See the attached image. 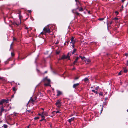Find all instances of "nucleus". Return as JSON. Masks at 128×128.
I'll use <instances>...</instances> for the list:
<instances>
[{
	"label": "nucleus",
	"mask_w": 128,
	"mask_h": 128,
	"mask_svg": "<svg viewBox=\"0 0 128 128\" xmlns=\"http://www.w3.org/2000/svg\"><path fill=\"white\" fill-rule=\"evenodd\" d=\"M42 81L45 82H47L48 83L45 84L44 85L46 86H50V79L48 78L47 77H46Z\"/></svg>",
	"instance_id": "obj_1"
},
{
	"label": "nucleus",
	"mask_w": 128,
	"mask_h": 128,
	"mask_svg": "<svg viewBox=\"0 0 128 128\" xmlns=\"http://www.w3.org/2000/svg\"><path fill=\"white\" fill-rule=\"evenodd\" d=\"M49 25H48L45 27L43 29L44 33L46 34V33L50 34L51 32L50 28H49Z\"/></svg>",
	"instance_id": "obj_2"
},
{
	"label": "nucleus",
	"mask_w": 128,
	"mask_h": 128,
	"mask_svg": "<svg viewBox=\"0 0 128 128\" xmlns=\"http://www.w3.org/2000/svg\"><path fill=\"white\" fill-rule=\"evenodd\" d=\"M56 105L58 108H60L61 106L60 101L59 100H58L56 104Z\"/></svg>",
	"instance_id": "obj_3"
},
{
	"label": "nucleus",
	"mask_w": 128,
	"mask_h": 128,
	"mask_svg": "<svg viewBox=\"0 0 128 128\" xmlns=\"http://www.w3.org/2000/svg\"><path fill=\"white\" fill-rule=\"evenodd\" d=\"M21 16H20V15L19 16V20L18 22L17 23H14L13 24L14 25H15V24L17 26H18L20 24H21Z\"/></svg>",
	"instance_id": "obj_4"
},
{
	"label": "nucleus",
	"mask_w": 128,
	"mask_h": 128,
	"mask_svg": "<svg viewBox=\"0 0 128 128\" xmlns=\"http://www.w3.org/2000/svg\"><path fill=\"white\" fill-rule=\"evenodd\" d=\"M8 100H2L0 101V104H2L5 102H6V103L8 102Z\"/></svg>",
	"instance_id": "obj_5"
},
{
	"label": "nucleus",
	"mask_w": 128,
	"mask_h": 128,
	"mask_svg": "<svg viewBox=\"0 0 128 128\" xmlns=\"http://www.w3.org/2000/svg\"><path fill=\"white\" fill-rule=\"evenodd\" d=\"M76 42V40H74V37H72L71 39L70 43L72 44H74Z\"/></svg>",
	"instance_id": "obj_6"
},
{
	"label": "nucleus",
	"mask_w": 128,
	"mask_h": 128,
	"mask_svg": "<svg viewBox=\"0 0 128 128\" xmlns=\"http://www.w3.org/2000/svg\"><path fill=\"white\" fill-rule=\"evenodd\" d=\"M57 96H59L62 94V92L60 91L57 90Z\"/></svg>",
	"instance_id": "obj_7"
},
{
	"label": "nucleus",
	"mask_w": 128,
	"mask_h": 128,
	"mask_svg": "<svg viewBox=\"0 0 128 128\" xmlns=\"http://www.w3.org/2000/svg\"><path fill=\"white\" fill-rule=\"evenodd\" d=\"M34 100H33L31 98L28 102V104L30 103H31L32 104H34Z\"/></svg>",
	"instance_id": "obj_8"
},
{
	"label": "nucleus",
	"mask_w": 128,
	"mask_h": 128,
	"mask_svg": "<svg viewBox=\"0 0 128 128\" xmlns=\"http://www.w3.org/2000/svg\"><path fill=\"white\" fill-rule=\"evenodd\" d=\"M79 58V57H77L75 60L74 62V64H75L78 61Z\"/></svg>",
	"instance_id": "obj_9"
},
{
	"label": "nucleus",
	"mask_w": 128,
	"mask_h": 128,
	"mask_svg": "<svg viewBox=\"0 0 128 128\" xmlns=\"http://www.w3.org/2000/svg\"><path fill=\"white\" fill-rule=\"evenodd\" d=\"M72 12L74 14H76L77 15L79 16L80 15V14L78 13V12H76V10H72Z\"/></svg>",
	"instance_id": "obj_10"
},
{
	"label": "nucleus",
	"mask_w": 128,
	"mask_h": 128,
	"mask_svg": "<svg viewBox=\"0 0 128 128\" xmlns=\"http://www.w3.org/2000/svg\"><path fill=\"white\" fill-rule=\"evenodd\" d=\"M80 84V83H77L76 84H74L73 86V87L74 88H76Z\"/></svg>",
	"instance_id": "obj_11"
},
{
	"label": "nucleus",
	"mask_w": 128,
	"mask_h": 128,
	"mask_svg": "<svg viewBox=\"0 0 128 128\" xmlns=\"http://www.w3.org/2000/svg\"><path fill=\"white\" fill-rule=\"evenodd\" d=\"M72 54L71 52H69L68 53V55L66 56V59H68V60L70 59V55Z\"/></svg>",
	"instance_id": "obj_12"
},
{
	"label": "nucleus",
	"mask_w": 128,
	"mask_h": 128,
	"mask_svg": "<svg viewBox=\"0 0 128 128\" xmlns=\"http://www.w3.org/2000/svg\"><path fill=\"white\" fill-rule=\"evenodd\" d=\"M74 119H75L74 118H72L68 120V122L70 123H71L72 122V121H73L74 120Z\"/></svg>",
	"instance_id": "obj_13"
},
{
	"label": "nucleus",
	"mask_w": 128,
	"mask_h": 128,
	"mask_svg": "<svg viewBox=\"0 0 128 128\" xmlns=\"http://www.w3.org/2000/svg\"><path fill=\"white\" fill-rule=\"evenodd\" d=\"M86 59L84 60L86 62H91L90 60L88 59Z\"/></svg>",
	"instance_id": "obj_14"
},
{
	"label": "nucleus",
	"mask_w": 128,
	"mask_h": 128,
	"mask_svg": "<svg viewBox=\"0 0 128 128\" xmlns=\"http://www.w3.org/2000/svg\"><path fill=\"white\" fill-rule=\"evenodd\" d=\"M65 59H66V56L65 55H64L60 59V60H63Z\"/></svg>",
	"instance_id": "obj_15"
},
{
	"label": "nucleus",
	"mask_w": 128,
	"mask_h": 128,
	"mask_svg": "<svg viewBox=\"0 0 128 128\" xmlns=\"http://www.w3.org/2000/svg\"><path fill=\"white\" fill-rule=\"evenodd\" d=\"M84 80L85 82H88V78H85L84 79Z\"/></svg>",
	"instance_id": "obj_16"
},
{
	"label": "nucleus",
	"mask_w": 128,
	"mask_h": 128,
	"mask_svg": "<svg viewBox=\"0 0 128 128\" xmlns=\"http://www.w3.org/2000/svg\"><path fill=\"white\" fill-rule=\"evenodd\" d=\"M92 91L94 93H95L96 94H98V92L97 91H96L95 90H92Z\"/></svg>",
	"instance_id": "obj_17"
},
{
	"label": "nucleus",
	"mask_w": 128,
	"mask_h": 128,
	"mask_svg": "<svg viewBox=\"0 0 128 128\" xmlns=\"http://www.w3.org/2000/svg\"><path fill=\"white\" fill-rule=\"evenodd\" d=\"M44 115L48 116V113L47 112H45Z\"/></svg>",
	"instance_id": "obj_18"
},
{
	"label": "nucleus",
	"mask_w": 128,
	"mask_h": 128,
	"mask_svg": "<svg viewBox=\"0 0 128 128\" xmlns=\"http://www.w3.org/2000/svg\"><path fill=\"white\" fill-rule=\"evenodd\" d=\"M79 58H81L82 60H83L84 58L86 59L85 57H83L81 56H79Z\"/></svg>",
	"instance_id": "obj_19"
},
{
	"label": "nucleus",
	"mask_w": 128,
	"mask_h": 128,
	"mask_svg": "<svg viewBox=\"0 0 128 128\" xmlns=\"http://www.w3.org/2000/svg\"><path fill=\"white\" fill-rule=\"evenodd\" d=\"M14 45V42H13L10 45V50L11 49H12V46H13Z\"/></svg>",
	"instance_id": "obj_20"
},
{
	"label": "nucleus",
	"mask_w": 128,
	"mask_h": 128,
	"mask_svg": "<svg viewBox=\"0 0 128 128\" xmlns=\"http://www.w3.org/2000/svg\"><path fill=\"white\" fill-rule=\"evenodd\" d=\"M76 51V49H74L73 51V52H72V54H74V53Z\"/></svg>",
	"instance_id": "obj_21"
},
{
	"label": "nucleus",
	"mask_w": 128,
	"mask_h": 128,
	"mask_svg": "<svg viewBox=\"0 0 128 128\" xmlns=\"http://www.w3.org/2000/svg\"><path fill=\"white\" fill-rule=\"evenodd\" d=\"M103 93L102 92H100L99 94L100 96H102L103 95Z\"/></svg>",
	"instance_id": "obj_22"
},
{
	"label": "nucleus",
	"mask_w": 128,
	"mask_h": 128,
	"mask_svg": "<svg viewBox=\"0 0 128 128\" xmlns=\"http://www.w3.org/2000/svg\"><path fill=\"white\" fill-rule=\"evenodd\" d=\"M1 112H4V110L3 107L1 108Z\"/></svg>",
	"instance_id": "obj_23"
},
{
	"label": "nucleus",
	"mask_w": 128,
	"mask_h": 128,
	"mask_svg": "<svg viewBox=\"0 0 128 128\" xmlns=\"http://www.w3.org/2000/svg\"><path fill=\"white\" fill-rule=\"evenodd\" d=\"M100 106L101 107V108H102V110L101 111V113H100L101 114L102 113V111L103 110V107L102 106V107L101 106Z\"/></svg>",
	"instance_id": "obj_24"
},
{
	"label": "nucleus",
	"mask_w": 128,
	"mask_h": 128,
	"mask_svg": "<svg viewBox=\"0 0 128 128\" xmlns=\"http://www.w3.org/2000/svg\"><path fill=\"white\" fill-rule=\"evenodd\" d=\"M104 19V18H100L98 19V20L100 21H102Z\"/></svg>",
	"instance_id": "obj_25"
},
{
	"label": "nucleus",
	"mask_w": 128,
	"mask_h": 128,
	"mask_svg": "<svg viewBox=\"0 0 128 128\" xmlns=\"http://www.w3.org/2000/svg\"><path fill=\"white\" fill-rule=\"evenodd\" d=\"M99 87L97 86L95 90L96 91V90H98V89H99Z\"/></svg>",
	"instance_id": "obj_26"
},
{
	"label": "nucleus",
	"mask_w": 128,
	"mask_h": 128,
	"mask_svg": "<svg viewBox=\"0 0 128 128\" xmlns=\"http://www.w3.org/2000/svg\"><path fill=\"white\" fill-rule=\"evenodd\" d=\"M79 11L80 12H82L83 11V9L82 8H80L79 10Z\"/></svg>",
	"instance_id": "obj_27"
},
{
	"label": "nucleus",
	"mask_w": 128,
	"mask_h": 128,
	"mask_svg": "<svg viewBox=\"0 0 128 128\" xmlns=\"http://www.w3.org/2000/svg\"><path fill=\"white\" fill-rule=\"evenodd\" d=\"M54 112H56V114L59 113H60V112L59 111H56V112L54 111L52 112V113H53Z\"/></svg>",
	"instance_id": "obj_28"
},
{
	"label": "nucleus",
	"mask_w": 128,
	"mask_h": 128,
	"mask_svg": "<svg viewBox=\"0 0 128 128\" xmlns=\"http://www.w3.org/2000/svg\"><path fill=\"white\" fill-rule=\"evenodd\" d=\"M4 128H7V127H8L7 125H6V124H4Z\"/></svg>",
	"instance_id": "obj_29"
},
{
	"label": "nucleus",
	"mask_w": 128,
	"mask_h": 128,
	"mask_svg": "<svg viewBox=\"0 0 128 128\" xmlns=\"http://www.w3.org/2000/svg\"><path fill=\"white\" fill-rule=\"evenodd\" d=\"M11 55L12 56H14V54L13 52L11 53Z\"/></svg>",
	"instance_id": "obj_30"
},
{
	"label": "nucleus",
	"mask_w": 128,
	"mask_h": 128,
	"mask_svg": "<svg viewBox=\"0 0 128 128\" xmlns=\"http://www.w3.org/2000/svg\"><path fill=\"white\" fill-rule=\"evenodd\" d=\"M39 118L38 117H35L34 118V119L35 120H36L39 119Z\"/></svg>",
	"instance_id": "obj_31"
},
{
	"label": "nucleus",
	"mask_w": 128,
	"mask_h": 128,
	"mask_svg": "<svg viewBox=\"0 0 128 128\" xmlns=\"http://www.w3.org/2000/svg\"><path fill=\"white\" fill-rule=\"evenodd\" d=\"M13 90L14 91H15L16 90V88L15 87H14L13 88Z\"/></svg>",
	"instance_id": "obj_32"
},
{
	"label": "nucleus",
	"mask_w": 128,
	"mask_h": 128,
	"mask_svg": "<svg viewBox=\"0 0 128 128\" xmlns=\"http://www.w3.org/2000/svg\"><path fill=\"white\" fill-rule=\"evenodd\" d=\"M60 51L57 52H56V54H60Z\"/></svg>",
	"instance_id": "obj_33"
},
{
	"label": "nucleus",
	"mask_w": 128,
	"mask_h": 128,
	"mask_svg": "<svg viewBox=\"0 0 128 128\" xmlns=\"http://www.w3.org/2000/svg\"><path fill=\"white\" fill-rule=\"evenodd\" d=\"M41 116L42 117V118H45V117L44 116V115H41Z\"/></svg>",
	"instance_id": "obj_34"
},
{
	"label": "nucleus",
	"mask_w": 128,
	"mask_h": 128,
	"mask_svg": "<svg viewBox=\"0 0 128 128\" xmlns=\"http://www.w3.org/2000/svg\"><path fill=\"white\" fill-rule=\"evenodd\" d=\"M79 77H76L75 78V80H77L78 79V78H79Z\"/></svg>",
	"instance_id": "obj_35"
},
{
	"label": "nucleus",
	"mask_w": 128,
	"mask_h": 128,
	"mask_svg": "<svg viewBox=\"0 0 128 128\" xmlns=\"http://www.w3.org/2000/svg\"><path fill=\"white\" fill-rule=\"evenodd\" d=\"M44 120H45L44 118H42V119L41 120H40V121L42 122Z\"/></svg>",
	"instance_id": "obj_36"
},
{
	"label": "nucleus",
	"mask_w": 128,
	"mask_h": 128,
	"mask_svg": "<svg viewBox=\"0 0 128 128\" xmlns=\"http://www.w3.org/2000/svg\"><path fill=\"white\" fill-rule=\"evenodd\" d=\"M128 72V70H125L124 71V72L125 73H126Z\"/></svg>",
	"instance_id": "obj_37"
},
{
	"label": "nucleus",
	"mask_w": 128,
	"mask_h": 128,
	"mask_svg": "<svg viewBox=\"0 0 128 128\" xmlns=\"http://www.w3.org/2000/svg\"><path fill=\"white\" fill-rule=\"evenodd\" d=\"M31 111L30 110H27L26 112H31Z\"/></svg>",
	"instance_id": "obj_38"
},
{
	"label": "nucleus",
	"mask_w": 128,
	"mask_h": 128,
	"mask_svg": "<svg viewBox=\"0 0 128 128\" xmlns=\"http://www.w3.org/2000/svg\"><path fill=\"white\" fill-rule=\"evenodd\" d=\"M13 40H14V41H16V38H13Z\"/></svg>",
	"instance_id": "obj_39"
},
{
	"label": "nucleus",
	"mask_w": 128,
	"mask_h": 128,
	"mask_svg": "<svg viewBox=\"0 0 128 128\" xmlns=\"http://www.w3.org/2000/svg\"><path fill=\"white\" fill-rule=\"evenodd\" d=\"M112 23H113L112 21L110 22V25L111 24H112Z\"/></svg>",
	"instance_id": "obj_40"
},
{
	"label": "nucleus",
	"mask_w": 128,
	"mask_h": 128,
	"mask_svg": "<svg viewBox=\"0 0 128 128\" xmlns=\"http://www.w3.org/2000/svg\"><path fill=\"white\" fill-rule=\"evenodd\" d=\"M118 18H115L114 19V20H118Z\"/></svg>",
	"instance_id": "obj_41"
},
{
	"label": "nucleus",
	"mask_w": 128,
	"mask_h": 128,
	"mask_svg": "<svg viewBox=\"0 0 128 128\" xmlns=\"http://www.w3.org/2000/svg\"><path fill=\"white\" fill-rule=\"evenodd\" d=\"M40 34H45V33H44V32H41V33Z\"/></svg>",
	"instance_id": "obj_42"
},
{
	"label": "nucleus",
	"mask_w": 128,
	"mask_h": 128,
	"mask_svg": "<svg viewBox=\"0 0 128 128\" xmlns=\"http://www.w3.org/2000/svg\"><path fill=\"white\" fill-rule=\"evenodd\" d=\"M45 112H42V115H44V113H45Z\"/></svg>",
	"instance_id": "obj_43"
},
{
	"label": "nucleus",
	"mask_w": 128,
	"mask_h": 128,
	"mask_svg": "<svg viewBox=\"0 0 128 128\" xmlns=\"http://www.w3.org/2000/svg\"><path fill=\"white\" fill-rule=\"evenodd\" d=\"M115 13L118 14V12H115Z\"/></svg>",
	"instance_id": "obj_44"
},
{
	"label": "nucleus",
	"mask_w": 128,
	"mask_h": 128,
	"mask_svg": "<svg viewBox=\"0 0 128 128\" xmlns=\"http://www.w3.org/2000/svg\"><path fill=\"white\" fill-rule=\"evenodd\" d=\"M72 44V47H73V48H74V44Z\"/></svg>",
	"instance_id": "obj_45"
},
{
	"label": "nucleus",
	"mask_w": 128,
	"mask_h": 128,
	"mask_svg": "<svg viewBox=\"0 0 128 128\" xmlns=\"http://www.w3.org/2000/svg\"><path fill=\"white\" fill-rule=\"evenodd\" d=\"M125 55L126 56H128V54H125Z\"/></svg>",
	"instance_id": "obj_46"
},
{
	"label": "nucleus",
	"mask_w": 128,
	"mask_h": 128,
	"mask_svg": "<svg viewBox=\"0 0 128 128\" xmlns=\"http://www.w3.org/2000/svg\"><path fill=\"white\" fill-rule=\"evenodd\" d=\"M48 71H46L44 72V74H46L47 73Z\"/></svg>",
	"instance_id": "obj_47"
},
{
	"label": "nucleus",
	"mask_w": 128,
	"mask_h": 128,
	"mask_svg": "<svg viewBox=\"0 0 128 128\" xmlns=\"http://www.w3.org/2000/svg\"><path fill=\"white\" fill-rule=\"evenodd\" d=\"M125 0H122V2H124V1Z\"/></svg>",
	"instance_id": "obj_48"
},
{
	"label": "nucleus",
	"mask_w": 128,
	"mask_h": 128,
	"mask_svg": "<svg viewBox=\"0 0 128 128\" xmlns=\"http://www.w3.org/2000/svg\"><path fill=\"white\" fill-rule=\"evenodd\" d=\"M58 43H59V42H56V43H55V44H58Z\"/></svg>",
	"instance_id": "obj_49"
},
{
	"label": "nucleus",
	"mask_w": 128,
	"mask_h": 128,
	"mask_svg": "<svg viewBox=\"0 0 128 128\" xmlns=\"http://www.w3.org/2000/svg\"><path fill=\"white\" fill-rule=\"evenodd\" d=\"M41 109L43 110H44V108H41Z\"/></svg>",
	"instance_id": "obj_50"
},
{
	"label": "nucleus",
	"mask_w": 128,
	"mask_h": 128,
	"mask_svg": "<svg viewBox=\"0 0 128 128\" xmlns=\"http://www.w3.org/2000/svg\"><path fill=\"white\" fill-rule=\"evenodd\" d=\"M88 13L89 14H90V11H88Z\"/></svg>",
	"instance_id": "obj_51"
},
{
	"label": "nucleus",
	"mask_w": 128,
	"mask_h": 128,
	"mask_svg": "<svg viewBox=\"0 0 128 128\" xmlns=\"http://www.w3.org/2000/svg\"><path fill=\"white\" fill-rule=\"evenodd\" d=\"M75 1L76 2H78V0H75Z\"/></svg>",
	"instance_id": "obj_52"
},
{
	"label": "nucleus",
	"mask_w": 128,
	"mask_h": 128,
	"mask_svg": "<svg viewBox=\"0 0 128 128\" xmlns=\"http://www.w3.org/2000/svg\"><path fill=\"white\" fill-rule=\"evenodd\" d=\"M127 66H128V60L127 61Z\"/></svg>",
	"instance_id": "obj_53"
},
{
	"label": "nucleus",
	"mask_w": 128,
	"mask_h": 128,
	"mask_svg": "<svg viewBox=\"0 0 128 128\" xmlns=\"http://www.w3.org/2000/svg\"><path fill=\"white\" fill-rule=\"evenodd\" d=\"M118 75H121V73H120H120H119V74H118Z\"/></svg>",
	"instance_id": "obj_54"
},
{
	"label": "nucleus",
	"mask_w": 128,
	"mask_h": 128,
	"mask_svg": "<svg viewBox=\"0 0 128 128\" xmlns=\"http://www.w3.org/2000/svg\"><path fill=\"white\" fill-rule=\"evenodd\" d=\"M69 41H68V42H67V43L68 44H69Z\"/></svg>",
	"instance_id": "obj_55"
},
{
	"label": "nucleus",
	"mask_w": 128,
	"mask_h": 128,
	"mask_svg": "<svg viewBox=\"0 0 128 128\" xmlns=\"http://www.w3.org/2000/svg\"><path fill=\"white\" fill-rule=\"evenodd\" d=\"M38 114L40 116H41L42 115L40 114Z\"/></svg>",
	"instance_id": "obj_56"
},
{
	"label": "nucleus",
	"mask_w": 128,
	"mask_h": 128,
	"mask_svg": "<svg viewBox=\"0 0 128 128\" xmlns=\"http://www.w3.org/2000/svg\"><path fill=\"white\" fill-rule=\"evenodd\" d=\"M29 12H31V11L30 10V11H29Z\"/></svg>",
	"instance_id": "obj_57"
},
{
	"label": "nucleus",
	"mask_w": 128,
	"mask_h": 128,
	"mask_svg": "<svg viewBox=\"0 0 128 128\" xmlns=\"http://www.w3.org/2000/svg\"><path fill=\"white\" fill-rule=\"evenodd\" d=\"M26 28V29H28V28Z\"/></svg>",
	"instance_id": "obj_58"
},
{
	"label": "nucleus",
	"mask_w": 128,
	"mask_h": 128,
	"mask_svg": "<svg viewBox=\"0 0 128 128\" xmlns=\"http://www.w3.org/2000/svg\"><path fill=\"white\" fill-rule=\"evenodd\" d=\"M127 112H128V109L127 110Z\"/></svg>",
	"instance_id": "obj_59"
},
{
	"label": "nucleus",
	"mask_w": 128,
	"mask_h": 128,
	"mask_svg": "<svg viewBox=\"0 0 128 128\" xmlns=\"http://www.w3.org/2000/svg\"><path fill=\"white\" fill-rule=\"evenodd\" d=\"M75 69V68H74L73 69V70H74V69Z\"/></svg>",
	"instance_id": "obj_60"
},
{
	"label": "nucleus",
	"mask_w": 128,
	"mask_h": 128,
	"mask_svg": "<svg viewBox=\"0 0 128 128\" xmlns=\"http://www.w3.org/2000/svg\"><path fill=\"white\" fill-rule=\"evenodd\" d=\"M28 128H29V126H28Z\"/></svg>",
	"instance_id": "obj_61"
},
{
	"label": "nucleus",
	"mask_w": 128,
	"mask_h": 128,
	"mask_svg": "<svg viewBox=\"0 0 128 128\" xmlns=\"http://www.w3.org/2000/svg\"><path fill=\"white\" fill-rule=\"evenodd\" d=\"M108 25V24L107 23V25Z\"/></svg>",
	"instance_id": "obj_62"
},
{
	"label": "nucleus",
	"mask_w": 128,
	"mask_h": 128,
	"mask_svg": "<svg viewBox=\"0 0 128 128\" xmlns=\"http://www.w3.org/2000/svg\"><path fill=\"white\" fill-rule=\"evenodd\" d=\"M91 88H92V87H91Z\"/></svg>",
	"instance_id": "obj_63"
},
{
	"label": "nucleus",
	"mask_w": 128,
	"mask_h": 128,
	"mask_svg": "<svg viewBox=\"0 0 128 128\" xmlns=\"http://www.w3.org/2000/svg\"><path fill=\"white\" fill-rule=\"evenodd\" d=\"M91 88H92V87H91Z\"/></svg>",
	"instance_id": "obj_64"
}]
</instances>
